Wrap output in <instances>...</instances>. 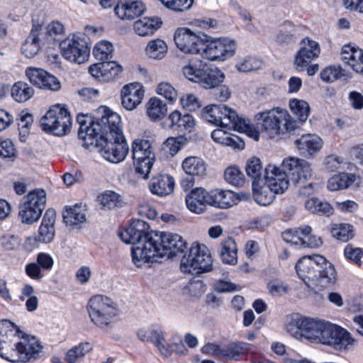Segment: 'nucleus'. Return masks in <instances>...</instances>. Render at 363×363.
<instances>
[{"instance_id": "58836bf2", "label": "nucleus", "mask_w": 363, "mask_h": 363, "mask_svg": "<svg viewBox=\"0 0 363 363\" xmlns=\"http://www.w3.org/2000/svg\"><path fill=\"white\" fill-rule=\"evenodd\" d=\"M65 33L64 25L59 21H52L47 25V43L49 41L52 44L48 49L55 50L60 45L61 38ZM48 50H47V52Z\"/></svg>"}, {"instance_id": "72a5a7b5", "label": "nucleus", "mask_w": 363, "mask_h": 363, "mask_svg": "<svg viewBox=\"0 0 363 363\" xmlns=\"http://www.w3.org/2000/svg\"><path fill=\"white\" fill-rule=\"evenodd\" d=\"M167 120L170 122L169 128L179 131L191 132V129L195 126V121L191 115H182L177 110L172 111Z\"/></svg>"}, {"instance_id": "13d9d810", "label": "nucleus", "mask_w": 363, "mask_h": 363, "mask_svg": "<svg viewBox=\"0 0 363 363\" xmlns=\"http://www.w3.org/2000/svg\"><path fill=\"white\" fill-rule=\"evenodd\" d=\"M91 350V346L89 342H83L77 346L70 349L66 355V359L68 363H76L80 357H84Z\"/></svg>"}, {"instance_id": "603ef678", "label": "nucleus", "mask_w": 363, "mask_h": 363, "mask_svg": "<svg viewBox=\"0 0 363 363\" xmlns=\"http://www.w3.org/2000/svg\"><path fill=\"white\" fill-rule=\"evenodd\" d=\"M26 75L30 82L36 87H45V70L43 69L29 67L26 69Z\"/></svg>"}, {"instance_id": "aec40b11", "label": "nucleus", "mask_w": 363, "mask_h": 363, "mask_svg": "<svg viewBox=\"0 0 363 363\" xmlns=\"http://www.w3.org/2000/svg\"><path fill=\"white\" fill-rule=\"evenodd\" d=\"M289 177L276 165L268 164L265 168V183L275 194H283L288 189Z\"/></svg>"}, {"instance_id": "f704fd0d", "label": "nucleus", "mask_w": 363, "mask_h": 363, "mask_svg": "<svg viewBox=\"0 0 363 363\" xmlns=\"http://www.w3.org/2000/svg\"><path fill=\"white\" fill-rule=\"evenodd\" d=\"M196 82L205 89H212L221 83L225 77L224 74L217 67L206 68Z\"/></svg>"}, {"instance_id": "e433bc0d", "label": "nucleus", "mask_w": 363, "mask_h": 363, "mask_svg": "<svg viewBox=\"0 0 363 363\" xmlns=\"http://www.w3.org/2000/svg\"><path fill=\"white\" fill-rule=\"evenodd\" d=\"M253 196L255 201L261 206L270 204L276 194L268 185H262L259 181L252 182Z\"/></svg>"}, {"instance_id": "dca6fc26", "label": "nucleus", "mask_w": 363, "mask_h": 363, "mask_svg": "<svg viewBox=\"0 0 363 363\" xmlns=\"http://www.w3.org/2000/svg\"><path fill=\"white\" fill-rule=\"evenodd\" d=\"M282 167L289 172V177L294 184H304L313 177V172L311 164L295 157H289L282 161Z\"/></svg>"}, {"instance_id": "b1692460", "label": "nucleus", "mask_w": 363, "mask_h": 363, "mask_svg": "<svg viewBox=\"0 0 363 363\" xmlns=\"http://www.w3.org/2000/svg\"><path fill=\"white\" fill-rule=\"evenodd\" d=\"M33 26L21 47L22 54L28 58H32L38 53L40 50V36L43 35V22L36 23L35 20H33Z\"/></svg>"}, {"instance_id": "6e6552de", "label": "nucleus", "mask_w": 363, "mask_h": 363, "mask_svg": "<svg viewBox=\"0 0 363 363\" xmlns=\"http://www.w3.org/2000/svg\"><path fill=\"white\" fill-rule=\"evenodd\" d=\"M118 236L123 242L133 245L131 247V258L133 262L135 249L143 247L154 235L150 233V225L147 223L135 219L123 231L119 233Z\"/></svg>"}, {"instance_id": "39448f33", "label": "nucleus", "mask_w": 363, "mask_h": 363, "mask_svg": "<svg viewBox=\"0 0 363 363\" xmlns=\"http://www.w3.org/2000/svg\"><path fill=\"white\" fill-rule=\"evenodd\" d=\"M87 312L91 323L96 327L107 331L112 328L118 310L111 299L105 296L96 295L89 299Z\"/></svg>"}, {"instance_id": "7c9ffc66", "label": "nucleus", "mask_w": 363, "mask_h": 363, "mask_svg": "<svg viewBox=\"0 0 363 363\" xmlns=\"http://www.w3.org/2000/svg\"><path fill=\"white\" fill-rule=\"evenodd\" d=\"M174 178L167 174L152 178L149 184L151 193L161 197L170 194L174 191Z\"/></svg>"}, {"instance_id": "a19ab883", "label": "nucleus", "mask_w": 363, "mask_h": 363, "mask_svg": "<svg viewBox=\"0 0 363 363\" xmlns=\"http://www.w3.org/2000/svg\"><path fill=\"white\" fill-rule=\"evenodd\" d=\"M220 245V257L222 261L228 264H236L238 262V247L234 240L228 238L223 240Z\"/></svg>"}, {"instance_id": "052dcab7", "label": "nucleus", "mask_w": 363, "mask_h": 363, "mask_svg": "<svg viewBox=\"0 0 363 363\" xmlns=\"http://www.w3.org/2000/svg\"><path fill=\"white\" fill-rule=\"evenodd\" d=\"M247 174L253 179V181H259L262 172V165L257 157H252L247 161L245 165Z\"/></svg>"}, {"instance_id": "3c124183", "label": "nucleus", "mask_w": 363, "mask_h": 363, "mask_svg": "<svg viewBox=\"0 0 363 363\" xmlns=\"http://www.w3.org/2000/svg\"><path fill=\"white\" fill-rule=\"evenodd\" d=\"M305 207L312 213H322L329 216L333 213V207L327 201L318 199H311L306 201Z\"/></svg>"}, {"instance_id": "a211bd4d", "label": "nucleus", "mask_w": 363, "mask_h": 363, "mask_svg": "<svg viewBox=\"0 0 363 363\" xmlns=\"http://www.w3.org/2000/svg\"><path fill=\"white\" fill-rule=\"evenodd\" d=\"M43 347L35 337L22 333L18 341H16L14 348V351L17 353V358L11 359L10 362H27L41 352Z\"/></svg>"}, {"instance_id": "8fccbe9b", "label": "nucleus", "mask_w": 363, "mask_h": 363, "mask_svg": "<svg viewBox=\"0 0 363 363\" xmlns=\"http://www.w3.org/2000/svg\"><path fill=\"white\" fill-rule=\"evenodd\" d=\"M221 105L211 104L205 106L201 113V117L208 123L220 126V116H222Z\"/></svg>"}, {"instance_id": "473e14b6", "label": "nucleus", "mask_w": 363, "mask_h": 363, "mask_svg": "<svg viewBox=\"0 0 363 363\" xmlns=\"http://www.w3.org/2000/svg\"><path fill=\"white\" fill-rule=\"evenodd\" d=\"M162 21L158 17H145L133 23L134 32L140 36L151 35L162 26Z\"/></svg>"}, {"instance_id": "9d476101", "label": "nucleus", "mask_w": 363, "mask_h": 363, "mask_svg": "<svg viewBox=\"0 0 363 363\" xmlns=\"http://www.w3.org/2000/svg\"><path fill=\"white\" fill-rule=\"evenodd\" d=\"M174 41L177 48L186 54H198L203 50L205 41L208 36L197 34L188 28H178L174 33Z\"/></svg>"}, {"instance_id": "f8f14e48", "label": "nucleus", "mask_w": 363, "mask_h": 363, "mask_svg": "<svg viewBox=\"0 0 363 363\" xmlns=\"http://www.w3.org/2000/svg\"><path fill=\"white\" fill-rule=\"evenodd\" d=\"M72 124V118L65 106L57 104L47 111V131L53 135L62 136L67 134Z\"/></svg>"}, {"instance_id": "412c9836", "label": "nucleus", "mask_w": 363, "mask_h": 363, "mask_svg": "<svg viewBox=\"0 0 363 363\" xmlns=\"http://www.w3.org/2000/svg\"><path fill=\"white\" fill-rule=\"evenodd\" d=\"M244 194H237L230 190L215 189L210 191V206L226 209L237 205L245 198Z\"/></svg>"}, {"instance_id": "6ab92c4d", "label": "nucleus", "mask_w": 363, "mask_h": 363, "mask_svg": "<svg viewBox=\"0 0 363 363\" xmlns=\"http://www.w3.org/2000/svg\"><path fill=\"white\" fill-rule=\"evenodd\" d=\"M144 95L145 89L142 84H127L121 90V104L125 109L133 111L142 103Z\"/></svg>"}, {"instance_id": "2f4dec72", "label": "nucleus", "mask_w": 363, "mask_h": 363, "mask_svg": "<svg viewBox=\"0 0 363 363\" xmlns=\"http://www.w3.org/2000/svg\"><path fill=\"white\" fill-rule=\"evenodd\" d=\"M167 111V103L157 96L151 97L145 104L146 116L152 122L164 118Z\"/></svg>"}, {"instance_id": "c85d7f7f", "label": "nucleus", "mask_w": 363, "mask_h": 363, "mask_svg": "<svg viewBox=\"0 0 363 363\" xmlns=\"http://www.w3.org/2000/svg\"><path fill=\"white\" fill-rule=\"evenodd\" d=\"M86 206L82 203L66 206L62 213L64 222L67 225L79 228L86 221Z\"/></svg>"}, {"instance_id": "4d7b16f0", "label": "nucleus", "mask_w": 363, "mask_h": 363, "mask_svg": "<svg viewBox=\"0 0 363 363\" xmlns=\"http://www.w3.org/2000/svg\"><path fill=\"white\" fill-rule=\"evenodd\" d=\"M155 92L164 97L170 104H174L178 97L177 89L167 82L159 83L155 89Z\"/></svg>"}, {"instance_id": "2eb2a0df", "label": "nucleus", "mask_w": 363, "mask_h": 363, "mask_svg": "<svg viewBox=\"0 0 363 363\" xmlns=\"http://www.w3.org/2000/svg\"><path fill=\"white\" fill-rule=\"evenodd\" d=\"M323 262H325L324 257L314 255L301 257L296 265L298 276L311 291H314L313 284L316 280L318 272L321 269V264Z\"/></svg>"}, {"instance_id": "37998d69", "label": "nucleus", "mask_w": 363, "mask_h": 363, "mask_svg": "<svg viewBox=\"0 0 363 363\" xmlns=\"http://www.w3.org/2000/svg\"><path fill=\"white\" fill-rule=\"evenodd\" d=\"M184 171L191 176H203L206 174V167L204 162L197 157H188L182 162Z\"/></svg>"}, {"instance_id": "864d4df0", "label": "nucleus", "mask_w": 363, "mask_h": 363, "mask_svg": "<svg viewBox=\"0 0 363 363\" xmlns=\"http://www.w3.org/2000/svg\"><path fill=\"white\" fill-rule=\"evenodd\" d=\"M289 106L294 114L296 115L301 121L304 122L307 120L309 116L310 106L306 101L294 99L290 101Z\"/></svg>"}, {"instance_id": "5701e85b", "label": "nucleus", "mask_w": 363, "mask_h": 363, "mask_svg": "<svg viewBox=\"0 0 363 363\" xmlns=\"http://www.w3.org/2000/svg\"><path fill=\"white\" fill-rule=\"evenodd\" d=\"M146 7L141 0H121L114 7L116 15L123 20H132L143 15Z\"/></svg>"}, {"instance_id": "680f3d73", "label": "nucleus", "mask_w": 363, "mask_h": 363, "mask_svg": "<svg viewBox=\"0 0 363 363\" xmlns=\"http://www.w3.org/2000/svg\"><path fill=\"white\" fill-rule=\"evenodd\" d=\"M262 65L261 61L252 57H245L240 59L237 64L236 68L240 72H247L252 70L258 69Z\"/></svg>"}, {"instance_id": "79ce46f5", "label": "nucleus", "mask_w": 363, "mask_h": 363, "mask_svg": "<svg viewBox=\"0 0 363 363\" xmlns=\"http://www.w3.org/2000/svg\"><path fill=\"white\" fill-rule=\"evenodd\" d=\"M356 180L354 174L340 173L332 177L327 183V188L330 191H338L348 188Z\"/></svg>"}, {"instance_id": "f257e3e1", "label": "nucleus", "mask_w": 363, "mask_h": 363, "mask_svg": "<svg viewBox=\"0 0 363 363\" xmlns=\"http://www.w3.org/2000/svg\"><path fill=\"white\" fill-rule=\"evenodd\" d=\"M296 325L304 338L336 350L348 351L357 342L346 329L325 320L301 317L296 320Z\"/></svg>"}, {"instance_id": "09e8293b", "label": "nucleus", "mask_w": 363, "mask_h": 363, "mask_svg": "<svg viewBox=\"0 0 363 363\" xmlns=\"http://www.w3.org/2000/svg\"><path fill=\"white\" fill-rule=\"evenodd\" d=\"M113 45L108 40H101L98 42L94 48L93 53L94 57L101 61L108 62L112 58L113 54Z\"/></svg>"}, {"instance_id": "c756f323", "label": "nucleus", "mask_w": 363, "mask_h": 363, "mask_svg": "<svg viewBox=\"0 0 363 363\" xmlns=\"http://www.w3.org/2000/svg\"><path fill=\"white\" fill-rule=\"evenodd\" d=\"M341 60L350 65L354 72L360 73L363 69V50L352 46L345 45L341 50Z\"/></svg>"}, {"instance_id": "6e6d98bb", "label": "nucleus", "mask_w": 363, "mask_h": 363, "mask_svg": "<svg viewBox=\"0 0 363 363\" xmlns=\"http://www.w3.org/2000/svg\"><path fill=\"white\" fill-rule=\"evenodd\" d=\"M224 178L226 182L235 186H242L245 183V176L237 166L226 168Z\"/></svg>"}, {"instance_id": "338daca9", "label": "nucleus", "mask_w": 363, "mask_h": 363, "mask_svg": "<svg viewBox=\"0 0 363 363\" xmlns=\"http://www.w3.org/2000/svg\"><path fill=\"white\" fill-rule=\"evenodd\" d=\"M268 290L274 296H281L289 291V286L279 280H272L267 285Z\"/></svg>"}, {"instance_id": "20e7f679", "label": "nucleus", "mask_w": 363, "mask_h": 363, "mask_svg": "<svg viewBox=\"0 0 363 363\" xmlns=\"http://www.w3.org/2000/svg\"><path fill=\"white\" fill-rule=\"evenodd\" d=\"M85 130V140L123 135L121 116L105 106L96 110L92 121Z\"/></svg>"}, {"instance_id": "393cba45", "label": "nucleus", "mask_w": 363, "mask_h": 363, "mask_svg": "<svg viewBox=\"0 0 363 363\" xmlns=\"http://www.w3.org/2000/svg\"><path fill=\"white\" fill-rule=\"evenodd\" d=\"M222 116H220V126L228 129H233L239 132L251 130V125L244 118H240L237 113L225 105H221Z\"/></svg>"}, {"instance_id": "69168bd1", "label": "nucleus", "mask_w": 363, "mask_h": 363, "mask_svg": "<svg viewBox=\"0 0 363 363\" xmlns=\"http://www.w3.org/2000/svg\"><path fill=\"white\" fill-rule=\"evenodd\" d=\"M155 157L134 160L135 161V172L141 178L147 179L150 173Z\"/></svg>"}, {"instance_id": "4468645a", "label": "nucleus", "mask_w": 363, "mask_h": 363, "mask_svg": "<svg viewBox=\"0 0 363 363\" xmlns=\"http://www.w3.org/2000/svg\"><path fill=\"white\" fill-rule=\"evenodd\" d=\"M236 48L234 40L227 38L213 39L208 37V41H205L203 52L211 61H223L235 55Z\"/></svg>"}, {"instance_id": "f3484780", "label": "nucleus", "mask_w": 363, "mask_h": 363, "mask_svg": "<svg viewBox=\"0 0 363 363\" xmlns=\"http://www.w3.org/2000/svg\"><path fill=\"white\" fill-rule=\"evenodd\" d=\"M320 54V47L318 42L304 38L298 44V49L294 58V67L296 71L303 72L311 62L318 58Z\"/></svg>"}, {"instance_id": "a878e982", "label": "nucleus", "mask_w": 363, "mask_h": 363, "mask_svg": "<svg viewBox=\"0 0 363 363\" xmlns=\"http://www.w3.org/2000/svg\"><path fill=\"white\" fill-rule=\"evenodd\" d=\"M210 192L203 188L193 189L186 196L187 208L194 213H201L205 211L206 206H210Z\"/></svg>"}, {"instance_id": "4c0bfd02", "label": "nucleus", "mask_w": 363, "mask_h": 363, "mask_svg": "<svg viewBox=\"0 0 363 363\" xmlns=\"http://www.w3.org/2000/svg\"><path fill=\"white\" fill-rule=\"evenodd\" d=\"M252 345L244 342H233L225 345V360L239 361L249 352Z\"/></svg>"}, {"instance_id": "0e129e2a", "label": "nucleus", "mask_w": 363, "mask_h": 363, "mask_svg": "<svg viewBox=\"0 0 363 363\" xmlns=\"http://www.w3.org/2000/svg\"><path fill=\"white\" fill-rule=\"evenodd\" d=\"M182 107L189 111H195L201 106L199 99L194 94L187 93L180 98Z\"/></svg>"}, {"instance_id": "a18cd8bd", "label": "nucleus", "mask_w": 363, "mask_h": 363, "mask_svg": "<svg viewBox=\"0 0 363 363\" xmlns=\"http://www.w3.org/2000/svg\"><path fill=\"white\" fill-rule=\"evenodd\" d=\"M11 97L17 102L23 103L30 99L34 91L26 82H16L10 89Z\"/></svg>"}, {"instance_id": "ea45409f", "label": "nucleus", "mask_w": 363, "mask_h": 363, "mask_svg": "<svg viewBox=\"0 0 363 363\" xmlns=\"http://www.w3.org/2000/svg\"><path fill=\"white\" fill-rule=\"evenodd\" d=\"M131 150L133 160L155 157L151 144L148 140L135 139L132 143Z\"/></svg>"}, {"instance_id": "c03bdc74", "label": "nucleus", "mask_w": 363, "mask_h": 363, "mask_svg": "<svg viewBox=\"0 0 363 363\" xmlns=\"http://www.w3.org/2000/svg\"><path fill=\"white\" fill-rule=\"evenodd\" d=\"M168 47L164 40L160 38L151 40L145 47L146 55L154 60L163 59L167 53Z\"/></svg>"}, {"instance_id": "423d86ee", "label": "nucleus", "mask_w": 363, "mask_h": 363, "mask_svg": "<svg viewBox=\"0 0 363 363\" xmlns=\"http://www.w3.org/2000/svg\"><path fill=\"white\" fill-rule=\"evenodd\" d=\"M181 270L186 274H199L213 269V258L210 250L203 244L194 242L180 264Z\"/></svg>"}, {"instance_id": "bb28decb", "label": "nucleus", "mask_w": 363, "mask_h": 363, "mask_svg": "<svg viewBox=\"0 0 363 363\" xmlns=\"http://www.w3.org/2000/svg\"><path fill=\"white\" fill-rule=\"evenodd\" d=\"M316 280L313 284L314 291L330 287L337 281V274L333 264L327 261L321 264V269L318 272Z\"/></svg>"}, {"instance_id": "1a4fd4ad", "label": "nucleus", "mask_w": 363, "mask_h": 363, "mask_svg": "<svg viewBox=\"0 0 363 363\" xmlns=\"http://www.w3.org/2000/svg\"><path fill=\"white\" fill-rule=\"evenodd\" d=\"M62 57L77 64H83L88 61L90 55V48L84 38L73 35L60 43Z\"/></svg>"}, {"instance_id": "5fc2aeb1", "label": "nucleus", "mask_w": 363, "mask_h": 363, "mask_svg": "<svg viewBox=\"0 0 363 363\" xmlns=\"http://www.w3.org/2000/svg\"><path fill=\"white\" fill-rule=\"evenodd\" d=\"M330 232L333 238L343 242H347L354 236L352 226L349 224H334Z\"/></svg>"}, {"instance_id": "9b49d317", "label": "nucleus", "mask_w": 363, "mask_h": 363, "mask_svg": "<svg viewBox=\"0 0 363 363\" xmlns=\"http://www.w3.org/2000/svg\"><path fill=\"white\" fill-rule=\"evenodd\" d=\"M96 145L100 148L103 157L112 163L123 161L128 152V146L123 135L96 139Z\"/></svg>"}, {"instance_id": "c9c22d12", "label": "nucleus", "mask_w": 363, "mask_h": 363, "mask_svg": "<svg viewBox=\"0 0 363 363\" xmlns=\"http://www.w3.org/2000/svg\"><path fill=\"white\" fill-rule=\"evenodd\" d=\"M206 67V63L201 57H195L189 60L188 64L183 67L182 73L189 80L196 82Z\"/></svg>"}, {"instance_id": "49530a36", "label": "nucleus", "mask_w": 363, "mask_h": 363, "mask_svg": "<svg viewBox=\"0 0 363 363\" xmlns=\"http://www.w3.org/2000/svg\"><path fill=\"white\" fill-rule=\"evenodd\" d=\"M162 333L160 325H151L138 329L137 337L143 342H152L154 345Z\"/></svg>"}, {"instance_id": "de8ad7c7", "label": "nucleus", "mask_w": 363, "mask_h": 363, "mask_svg": "<svg viewBox=\"0 0 363 363\" xmlns=\"http://www.w3.org/2000/svg\"><path fill=\"white\" fill-rule=\"evenodd\" d=\"M98 199L103 207L108 209L120 208L124 204L122 196L113 191H106Z\"/></svg>"}, {"instance_id": "cd10ccee", "label": "nucleus", "mask_w": 363, "mask_h": 363, "mask_svg": "<svg viewBox=\"0 0 363 363\" xmlns=\"http://www.w3.org/2000/svg\"><path fill=\"white\" fill-rule=\"evenodd\" d=\"M295 145L303 155L312 156L321 150L323 140L315 134H305L296 140Z\"/></svg>"}, {"instance_id": "0eeeda50", "label": "nucleus", "mask_w": 363, "mask_h": 363, "mask_svg": "<svg viewBox=\"0 0 363 363\" xmlns=\"http://www.w3.org/2000/svg\"><path fill=\"white\" fill-rule=\"evenodd\" d=\"M45 206V191L35 189L23 198L19 205L18 218L22 223L31 225L41 217Z\"/></svg>"}, {"instance_id": "774afa93", "label": "nucleus", "mask_w": 363, "mask_h": 363, "mask_svg": "<svg viewBox=\"0 0 363 363\" xmlns=\"http://www.w3.org/2000/svg\"><path fill=\"white\" fill-rule=\"evenodd\" d=\"M203 354H209L225 359V345H219L215 343H208L201 348Z\"/></svg>"}, {"instance_id": "e2e57ef3", "label": "nucleus", "mask_w": 363, "mask_h": 363, "mask_svg": "<svg viewBox=\"0 0 363 363\" xmlns=\"http://www.w3.org/2000/svg\"><path fill=\"white\" fill-rule=\"evenodd\" d=\"M320 75L323 81L333 82L345 76V74L344 70L340 67L330 66L323 69Z\"/></svg>"}, {"instance_id": "ddd939ff", "label": "nucleus", "mask_w": 363, "mask_h": 363, "mask_svg": "<svg viewBox=\"0 0 363 363\" xmlns=\"http://www.w3.org/2000/svg\"><path fill=\"white\" fill-rule=\"evenodd\" d=\"M22 334L16 325L8 320L0 322V356L1 358L11 361L17 358L14 351L16 341Z\"/></svg>"}, {"instance_id": "7ed1b4c3", "label": "nucleus", "mask_w": 363, "mask_h": 363, "mask_svg": "<svg viewBox=\"0 0 363 363\" xmlns=\"http://www.w3.org/2000/svg\"><path fill=\"white\" fill-rule=\"evenodd\" d=\"M254 121L257 129L247 131L255 140L259 139V133L273 138L285 131L294 130L296 127V122L292 118L286 109L274 107L271 109L258 112L254 116Z\"/></svg>"}, {"instance_id": "bf43d9fd", "label": "nucleus", "mask_w": 363, "mask_h": 363, "mask_svg": "<svg viewBox=\"0 0 363 363\" xmlns=\"http://www.w3.org/2000/svg\"><path fill=\"white\" fill-rule=\"evenodd\" d=\"M186 138L183 136L168 138L163 144V150L169 155L174 156L186 143Z\"/></svg>"}, {"instance_id": "4be33fe9", "label": "nucleus", "mask_w": 363, "mask_h": 363, "mask_svg": "<svg viewBox=\"0 0 363 363\" xmlns=\"http://www.w3.org/2000/svg\"><path fill=\"white\" fill-rule=\"evenodd\" d=\"M122 72V67L114 61L103 62L91 65L89 74L100 82H108L114 79Z\"/></svg>"}, {"instance_id": "f03ea898", "label": "nucleus", "mask_w": 363, "mask_h": 363, "mask_svg": "<svg viewBox=\"0 0 363 363\" xmlns=\"http://www.w3.org/2000/svg\"><path fill=\"white\" fill-rule=\"evenodd\" d=\"M186 247V242L178 234L161 233L154 234L152 238L141 248L133 252V264L142 267L147 263L157 262L158 258H170Z\"/></svg>"}]
</instances>
